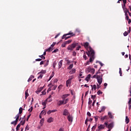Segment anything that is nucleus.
Here are the masks:
<instances>
[{"label":"nucleus","mask_w":131,"mask_h":131,"mask_svg":"<svg viewBox=\"0 0 131 131\" xmlns=\"http://www.w3.org/2000/svg\"><path fill=\"white\" fill-rule=\"evenodd\" d=\"M38 74H39V76H38L37 77L38 79H39V78H42L43 75L42 73H40V72H39V73H38Z\"/></svg>","instance_id":"22"},{"label":"nucleus","mask_w":131,"mask_h":131,"mask_svg":"<svg viewBox=\"0 0 131 131\" xmlns=\"http://www.w3.org/2000/svg\"><path fill=\"white\" fill-rule=\"evenodd\" d=\"M83 58H84L85 60L87 59L88 57L85 54V53H84V54L83 55Z\"/></svg>","instance_id":"48"},{"label":"nucleus","mask_w":131,"mask_h":131,"mask_svg":"<svg viewBox=\"0 0 131 131\" xmlns=\"http://www.w3.org/2000/svg\"><path fill=\"white\" fill-rule=\"evenodd\" d=\"M46 114H47V111L46 110H42L40 113L41 115H46Z\"/></svg>","instance_id":"28"},{"label":"nucleus","mask_w":131,"mask_h":131,"mask_svg":"<svg viewBox=\"0 0 131 131\" xmlns=\"http://www.w3.org/2000/svg\"><path fill=\"white\" fill-rule=\"evenodd\" d=\"M105 119H108V116H103V117H102L101 118V120H105Z\"/></svg>","instance_id":"27"},{"label":"nucleus","mask_w":131,"mask_h":131,"mask_svg":"<svg viewBox=\"0 0 131 131\" xmlns=\"http://www.w3.org/2000/svg\"><path fill=\"white\" fill-rule=\"evenodd\" d=\"M35 60L36 61H40L41 60V58H36Z\"/></svg>","instance_id":"59"},{"label":"nucleus","mask_w":131,"mask_h":131,"mask_svg":"<svg viewBox=\"0 0 131 131\" xmlns=\"http://www.w3.org/2000/svg\"><path fill=\"white\" fill-rule=\"evenodd\" d=\"M69 84H70V77H69V79L67 80L66 85L68 86Z\"/></svg>","instance_id":"21"},{"label":"nucleus","mask_w":131,"mask_h":131,"mask_svg":"<svg viewBox=\"0 0 131 131\" xmlns=\"http://www.w3.org/2000/svg\"><path fill=\"white\" fill-rule=\"evenodd\" d=\"M59 49L58 48H56V49H54L52 52H57V51H58Z\"/></svg>","instance_id":"56"},{"label":"nucleus","mask_w":131,"mask_h":131,"mask_svg":"<svg viewBox=\"0 0 131 131\" xmlns=\"http://www.w3.org/2000/svg\"><path fill=\"white\" fill-rule=\"evenodd\" d=\"M40 73H41L42 76H43V74H46V73H47V71L46 70H41L40 72Z\"/></svg>","instance_id":"20"},{"label":"nucleus","mask_w":131,"mask_h":131,"mask_svg":"<svg viewBox=\"0 0 131 131\" xmlns=\"http://www.w3.org/2000/svg\"><path fill=\"white\" fill-rule=\"evenodd\" d=\"M129 119L128 117V116H126L125 117V123H126V124H128L129 122Z\"/></svg>","instance_id":"23"},{"label":"nucleus","mask_w":131,"mask_h":131,"mask_svg":"<svg viewBox=\"0 0 131 131\" xmlns=\"http://www.w3.org/2000/svg\"><path fill=\"white\" fill-rule=\"evenodd\" d=\"M105 109H106V107H105L104 106H103L102 107H101V110L99 111L100 113H101L102 112H104Z\"/></svg>","instance_id":"19"},{"label":"nucleus","mask_w":131,"mask_h":131,"mask_svg":"<svg viewBox=\"0 0 131 131\" xmlns=\"http://www.w3.org/2000/svg\"><path fill=\"white\" fill-rule=\"evenodd\" d=\"M113 123H110V124H108V125H107V128H112L113 127Z\"/></svg>","instance_id":"31"},{"label":"nucleus","mask_w":131,"mask_h":131,"mask_svg":"<svg viewBox=\"0 0 131 131\" xmlns=\"http://www.w3.org/2000/svg\"><path fill=\"white\" fill-rule=\"evenodd\" d=\"M84 47L85 48H88V51L89 50V42H85V43H84Z\"/></svg>","instance_id":"11"},{"label":"nucleus","mask_w":131,"mask_h":131,"mask_svg":"<svg viewBox=\"0 0 131 131\" xmlns=\"http://www.w3.org/2000/svg\"><path fill=\"white\" fill-rule=\"evenodd\" d=\"M67 119L69 120L70 122H72L73 121V117L69 113V115L67 117Z\"/></svg>","instance_id":"9"},{"label":"nucleus","mask_w":131,"mask_h":131,"mask_svg":"<svg viewBox=\"0 0 131 131\" xmlns=\"http://www.w3.org/2000/svg\"><path fill=\"white\" fill-rule=\"evenodd\" d=\"M68 35H71V36H68ZM76 34L73 33V32H72L71 31L68 33L67 34H64L63 36H62V39H64L65 40H67V39H69V38H71L72 36H75Z\"/></svg>","instance_id":"3"},{"label":"nucleus","mask_w":131,"mask_h":131,"mask_svg":"<svg viewBox=\"0 0 131 131\" xmlns=\"http://www.w3.org/2000/svg\"><path fill=\"white\" fill-rule=\"evenodd\" d=\"M56 42H53L52 44H51V47H54V46H55V45H56Z\"/></svg>","instance_id":"51"},{"label":"nucleus","mask_w":131,"mask_h":131,"mask_svg":"<svg viewBox=\"0 0 131 131\" xmlns=\"http://www.w3.org/2000/svg\"><path fill=\"white\" fill-rule=\"evenodd\" d=\"M29 95L27 92V91H26V93H25V99H27V98L29 97Z\"/></svg>","instance_id":"34"},{"label":"nucleus","mask_w":131,"mask_h":131,"mask_svg":"<svg viewBox=\"0 0 131 131\" xmlns=\"http://www.w3.org/2000/svg\"><path fill=\"white\" fill-rule=\"evenodd\" d=\"M94 118H95V121L97 122L98 120L99 116H95Z\"/></svg>","instance_id":"44"},{"label":"nucleus","mask_w":131,"mask_h":131,"mask_svg":"<svg viewBox=\"0 0 131 131\" xmlns=\"http://www.w3.org/2000/svg\"><path fill=\"white\" fill-rule=\"evenodd\" d=\"M96 96L95 95L94 96H91V98L92 99H93V100H95V98H96Z\"/></svg>","instance_id":"53"},{"label":"nucleus","mask_w":131,"mask_h":131,"mask_svg":"<svg viewBox=\"0 0 131 131\" xmlns=\"http://www.w3.org/2000/svg\"><path fill=\"white\" fill-rule=\"evenodd\" d=\"M43 89V87H40V88L38 89V90L36 91V93L37 94H39V93H40L42 91Z\"/></svg>","instance_id":"12"},{"label":"nucleus","mask_w":131,"mask_h":131,"mask_svg":"<svg viewBox=\"0 0 131 131\" xmlns=\"http://www.w3.org/2000/svg\"><path fill=\"white\" fill-rule=\"evenodd\" d=\"M76 71V70H75V69H72V70L70 71V74H73V73H75Z\"/></svg>","instance_id":"26"},{"label":"nucleus","mask_w":131,"mask_h":131,"mask_svg":"<svg viewBox=\"0 0 131 131\" xmlns=\"http://www.w3.org/2000/svg\"><path fill=\"white\" fill-rule=\"evenodd\" d=\"M72 68H73V63H71V64H70V66L68 67V69H69V70H71V69H72Z\"/></svg>","instance_id":"37"},{"label":"nucleus","mask_w":131,"mask_h":131,"mask_svg":"<svg viewBox=\"0 0 131 131\" xmlns=\"http://www.w3.org/2000/svg\"><path fill=\"white\" fill-rule=\"evenodd\" d=\"M58 106H61V105H64V101L62 99V101H59L57 103Z\"/></svg>","instance_id":"16"},{"label":"nucleus","mask_w":131,"mask_h":131,"mask_svg":"<svg viewBox=\"0 0 131 131\" xmlns=\"http://www.w3.org/2000/svg\"><path fill=\"white\" fill-rule=\"evenodd\" d=\"M11 124H14V125H16V120H15L14 121H12L11 122Z\"/></svg>","instance_id":"60"},{"label":"nucleus","mask_w":131,"mask_h":131,"mask_svg":"<svg viewBox=\"0 0 131 131\" xmlns=\"http://www.w3.org/2000/svg\"><path fill=\"white\" fill-rule=\"evenodd\" d=\"M20 122L21 123V125H24V124L26 122V120H24V121H21Z\"/></svg>","instance_id":"52"},{"label":"nucleus","mask_w":131,"mask_h":131,"mask_svg":"<svg viewBox=\"0 0 131 131\" xmlns=\"http://www.w3.org/2000/svg\"><path fill=\"white\" fill-rule=\"evenodd\" d=\"M102 94L103 93L101 91H98V92H97L98 95H102Z\"/></svg>","instance_id":"49"},{"label":"nucleus","mask_w":131,"mask_h":131,"mask_svg":"<svg viewBox=\"0 0 131 131\" xmlns=\"http://www.w3.org/2000/svg\"><path fill=\"white\" fill-rule=\"evenodd\" d=\"M105 128V125L104 124H100L98 126V130H101V129Z\"/></svg>","instance_id":"10"},{"label":"nucleus","mask_w":131,"mask_h":131,"mask_svg":"<svg viewBox=\"0 0 131 131\" xmlns=\"http://www.w3.org/2000/svg\"><path fill=\"white\" fill-rule=\"evenodd\" d=\"M62 88V85H59V86H58V89L59 91H60Z\"/></svg>","instance_id":"47"},{"label":"nucleus","mask_w":131,"mask_h":131,"mask_svg":"<svg viewBox=\"0 0 131 131\" xmlns=\"http://www.w3.org/2000/svg\"><path fill=\"white\" fill-rule=\"evenodd\" d=\"M128 105L131 104V98H129V101L128 102Z\"/></svg>","instance_id":"57"},{"label":"nucleus","mask_w":131,"mask_h":131,"mask_svg":"<svg viewBox=\"0 0 131 131\" xmlns=\"http://www.w3.org/2000/svg\"><path fill=\"white\" fill-rule=\"evenodd\" d=\"M20 116V115H19V113H18V114H17L16 116L15 117V118H16V120H15L16 125V124H17V122L19 120V118Z\"/></svg>","instance_id":"14"},{"label":"nucleus","mask_w":131,"mask_h":131,"mask_svg":"<svg viewBox=\"0 0 131 131\" xmlns=\"http://www.w3.org/2000/svg\"><path fill=\"white\" fill-rule=\"evenodd\" d=\"M96 102V100H94L93 103H92V106L93 107H94Z\"/></svg>","instance_id":"55"},{"label":"nucleus","mask_w":131,"mask_h":131,"mask_svg":"<svg viewBox=\"0 0 131 131\" xmlns=\"http://www.w3.org/2000/svg\"><path fill=\"white\" fill-rule=\"evenodd\" d=\"M23 109L21 107H20V108H19V115H20V114H21L23 113Z\"/></svg>","instance_id":"30"},{"label":"nucleus","mask_w":131,"mask_h":131,"mask_svg":"<svg viewBox=\"0 0 131 131\" xmlns=\"http://www.w3.org/2000/svg\"><path fill=\"white\" fill-rule=\"evenodd\" d=\"M122 1H123V3L122 8H123V7H124L125 6V5L126 4L127 1L126 0H122Z\"/></svg>","instance_id":"32"},{"label":"nucleus","mask_w":131,"mask_h":131,"mask_svg":"<svg viewBox=\"0 0 131 131\" xmlns=\"http://www.w3.org/2000/svg\"><path fill=\"white\" fill-rule=\"evenodd\" d=\"M80 48H81L80 45L76 47V50H79Z\"/></svg>","instance_id":"61"},{"label":"nucleus","mask_w":131,"mask_h":131,"mask_svg":"<svg viewBox=\"0 0 131 131\" xmlns=\"http://www.w3.org/2000/svg\"><path fill=\"white\" fill-rule=\"evenodd\" d=\"M72 40H68V41H67V44H69L72 42Z\"/></svg>","instance_id":"54"},{"label":"nucleus","mask_w":131,"mask_h":131,"mask_svg":"<svg viewBox=\"0 0 131 131\" xmlns=\"http://www.w3.org/2000/svg\"><path fill=\"white\" fill-rule=\"evenodd\" d=\"M92 103V100H91L90 98H89L88 104L89 105H90V107H92V105H91Z\"/></svg>","instance_id":"36"},{"label":"nucleus","mask_w":131,"mask_h":131,"mask_svg":"<svg viewBox=\"0 0 131 131\" xmlns=\"http://www.w3.org/2000/svg\"><path fill=\"white\" fill-rule=\"evenodd\" d=\"M85 72L86 73H90V72L91 73H92V74H94L95 72V69L89 67L86 69Z\"/></svg>","instance_id":"7"},{"label":"nucleus","mask_w":131,"mask_h":131,"mask_svg":"<svg viewBox=\"0 0 131 131\" xmlns=\"http://www.w3.org/2000/svg\"><path fill=\"white\" fill-rule=\"evenodd\" d=\"M100 69L97 72L96 75H94L93 78H96L97 79L98 83L100 85L103 81V74H100Z\"/></svg>","instance_id":"2"},{"label":"nucleus","mask_w":131,"mask_h":131,"mask_svg":"<svg viewBox=\"0 0 131 131\" xmlns=\"http://www.w3.org/2000/svg\"><path fill=\"white\" fill-rule=\"evenodd\" d=\"M119 70H119L120 75V76H122V72L121 68H120Z\"/></svg>","instance_id":"43"},{"label":"nucleus","mask_w":131,"mask_h":131,"mask_svg":"<svg viewBox=\"0 0 131 131\" xmlns=\"http://www.w3.org/2000/svg\"><path fill=\"white\" fill-rule=\"evenodd\" d=\"M33 78H34V76L33 75H31L30 78H29L28 81V82H30V81H31L32 80Z\"/></svg>","instance_id":"18"},{"label":"nucleus","mask_w":131,"mask_h":131,"mask_svg":"<svg viewBox=\"0 0 131 131\" xmlns=\"http://www.w3.org/2000/svg\"><path fill=\"white\" fill-rule=\"evenodd\" d=\"M88 120H89L88 119V118L85 119V124H86V125H88Z\"/></svg>","instance_id":"58"},{"label":"nucleus","mask_w":131,"mask_h":131,"mask_svg":"<svg viewBox=\"0 0 131 131\" xmlns=\"http://www.w3.org/2000/svg\"><path fill=\"white\" fill-rule=\"evenodd\" d=\"M91 74H89V75H88L87 77H86V78H85L86 81L89 82L90 79H91Z\"/></svg>","instance_id":"13"},{"label":"nucleus","mask_w":131,"mask_h":131,"mask_svg":"<svg viewBox=\"0 0 131 131\" xmlns=\"http://www.w3.org/2000/svg\"><path fill=\"white\" fill-rule=\"evenodd\" d=\"M62 63H63V59H61V60H60V61H59V63H58V67L59 68H61Z\"/></svg>","instance_id":"17"},{"label":"nucleus","mask_w":131,"mask_h":131,"mask_svg":"<svg viewBox=\"0 0 131 131\" xmlns=\"http://www.w3.org/2000/svg\"><path fill=\"white\" fill-rule=\"evenodd\" d=\"M86 54H88V56H90V60L86 61L85 65L89 64L90 62H93V60H94L95 58V52L94 49L92 48L91 46H89V50L87 51Z\"/></svg>","instance_id":"1"},{"label":"nucleus","mask_w":131,"mask_h":131,"mask_svg":"<svg viewBox=\"0 0 131 131\" xmlns=\"http://www.w3.org/2000/svg\"><path fill=\"white\" fill-rule=\"evenodd\" d=\"M53 118H52V117H50V118H49V119H48V122L51 123V122H53Z\"/></svg>","instance_id":"29"},{"label":"nucleus","mask_w":131,"mask_h":131,"mask_svg":"<svg viewBox=\"0 0 131 131\" xmlns=\"http://www.w3.org/2000/svg\"><path fill=\"white\" fill-rule=\"evenodd\" d=\"M42 95H46V92L45 90L42 92Z\"/></svg>","instance_id":"62"},{"label":"nucleus","mask_w":131,"mask_h":131,"mask_svg":"<svg viewBox=\"0 0 131 131\" xmlns=\"http://www.w3.org/2000/svg\"><path fill=\"white\" fill-rule=\"evenodd\" d=\"M48 86H49L48 90V92H51L52 90L55 91L57 88V85H54V84H52V83H50V84H48Z\"/></svg>","instance_id":"4"},{"label":"nucleus","mask_w":131,"mask_h":131,"mask_svg":"<svg viewBox=\"0 0 131 131\" xmlns=\"http://www.w3.org/2000/svg\"><path fill=\"white\" fill-rule=\"evenodd\" d=\"M123 11L125 13L126 19H129V16H128V12H129V10L126 7V5H125V6L124 7H123Z\"/></svg>","instance_id":"6"},{"label":"nucleus","mask_w":131,"mask_h":131,"mask_svg":"<svg viewBox=\"0 0 131 131\" xmlns=\"http://www.w3.org/2000/svg\"><path fill=\"white\" fill-rule=\"evenodd\" d=\"M51 50H52V46H50V47H49V48L47 49V51L49 52L51 51Z\"/></svg>","instance_id":"46"},{"label":"nucleus","mask_w":131,"mask_h":131,"mask_svg":"<svg viewBox=\"0 0 131 131\" xmlns=\"http://www.w3.org/2000/svg\"><path fill=\"white\" fill-rule=\"evenodd\" d=\"M73 55H74V56H75L76 55V51H73Z\"/></svg>","instance_id":"63"},{"label":"nucleus","mask_w":131,"mask_h":131,"mask_svg":"<svg viewBox=\"0 0 131 131\" xmlns=\"http://www.w3.org/2000/svg\"><path fill=\"white\" fill-rule=\"evenodd\" d=\"M44 62H45L44 60H41L40 62V64H43Z\"/></svg>","instance_id":"64"},{"label":"nucleus","mask_w":131,"mask_h":131,"mask_svg":"<svg viewBox=\"0 0 131 131\" xmlns=\"http://www.w3.org/2000/svg\"><path fill=\"white\" fill-rule=\"evenodd\" d=\"M96 126H97V124H95V125H94V126H93V127L92 128V129L94 130L95 129V128H96Z\"/></svg>","instance_id":"50"},{"label":"nucleus","mask_w":131,"mask_h":131,"mask_svg":"<svg viewBox=\"0 0 131 131\" xmlns=\"http://www.w3.org/2000/svg\"><path fill=\"white\" fill-rule=\"evenodd\" d=\"M123 35H124V36H127V35H128V32H127L126 31H125L123 33Z\"/></svg>","instance_id":"45"},{"label":"nucleus","mask_w":131,"mask_h":131,"mask_svg":"<svg viewBox=\"0 0 131 131\" xmlns=\"http://www.w3.org/2000/svg\"><path fill=\"white\" fill-rule=\"evenodd\" d=\"M42 105L43 106H44L43 109H45V108H46V105H47L46 102H42Z\"/></svg>","instance_id":"38"},{"label":"nucleus","mask_w":131,"mask_h":131,"mask_svg":"<svg viewBox=\"0 0 131 131\" xmlns=\"http://www.w3.org/2000/svg\"><path fill=\"white\" fill-rule=\"evenodd\" d=\"M21 124L19 123V124H18V125H17L16 126V130H18L19 128L20 127Z\"/></svg>","instance_id":"41"},{"label":"nucleus","mask_w":131,"mask_h":131,"mask_svg":"<svg viewBox=\"0 0 131 131\" xmlns=\"http://www.w3.org/2000/svg\"><path fill=\"white\" fill-rule=\"evenodd\" d=\"M91 87H92V91L93 90L96 91V84H94V85H91Z\"/></svg>","instance_id":"24"},{"label":"nucleus","mask_w":131,"mask_h":131,"mask_svg":"<svg viewBox=\"0 0 131 131\" xmlns=\"http://www.w3.org/2000/svg\"><path fill=\"white\" fill-rule=\"evenodd\" d=\"M66 44H67V41H66L65 42H64V43H62L61 44V46L62 47H65V46H66Z\"/></svg>","instance_id":"40"},{"label":"nucleus","mask_w":131,"mask_h":131,"mask_svg":"<svg viewBox=\"0 0 131 131\" xmlns=\"http://www.w3.org/2000/svg\"><path fill=\"white\" fill-rule=\"evenodd\" d=\"M49 63V60H47L46 63L45 64L44 67H47V66H48Z\"/></svg>","instance_id":"42"},{"label":"nucleus","mask_w":131,"mask_h":131,"mask_svg":"<svg viewBox=\"0 0 131 131\" xmlns=\"http://www.w3.org/2000/svg\"><path fill=\"white\" fill-rule=\"evenodd\" d=\"M54 72H53L51 76H50L49 80H48V81H50V80H51V79H52V78H53V77H54Z\"/></svg>","instance_id":"25"},{"label":"nucleus","mask_w":131,"mask_h":131,"mask_svg":"<svg viewBox=\"0 0 131 131\" xmlns=\"http://www.w3.org/2000/svg\"><path fill=\"white\" fill-rule=\"evenodd\" d=\"M108 115L110 118H113V117H114L112 115L111 112H108Z\"/></svg>","instance_id":"35"},{"label":"nucleus","mask_w":131,"mask_h":131,"mask_svg":"<svg viewBox=\"0 0 131 131\" xmlns=\"http://www.w3.org/2000/svg\"><path fill=\"white\" fill-rule=\"evenodd\" d=\"M77 45L78 43H73L71 45L68 46V49L71 51L73 50L74 48H75Z\"/></svg>","instance_id":"8"},{"label":"nucleus","mask_w":131,"mask_h":131,"mask_svg":"<svg viewBox=\"0 0 131 131\" xmlns=\"http://www.w3.org/2000/svg\"><path fill=\"white\" fill-rule=\"evenodd\" d=\"M70 95L69 94H67V95H63L62 97V99L63 101V105H66L69 102V99H66V98H68V97H69Z\"/></svg>","instance_id":"5"},{"label":"nucleus","mask_w":131,"mask_h":131,"mask_svg":"<svg viewBox=\"0 0 131 131\" xmlns=\"http://www.w3.org/2000/svg\"><path fill=\"white\" fill-rule=\"evenodd\" d=\"M39 57H41V59H45L46 57L44 56V54L41 55H39Z\"/></svg>","instance_id":"33"},{"label":"nucleus","mask_w":131,"mask_h":131,"mask_svg":"<svg viewBox=\"0 0 131 131\" xmlns=\"http://www.w3.org/2000/svg\"><path fill=\"white\" fill-rule=\"evenodd\" d=\"M69 115V112H68V111L67 109H65L63 111V115H64L65 116Z\"/></svg>","instance_id":"15"},{"label":"nucleus","mask_w":131,"mask_h":131,"mask_svg":"<svg viewBox=\"0 0 131 131\" xmlns=\"http://www.w3.org/2000/svg\"><path fill=\"white\" fill-rule=\"evenodd\" d=\"M74 76H70V82L71 83V80L73 79Z\"/></svg>","instance_id":"39"}]
</instances>
